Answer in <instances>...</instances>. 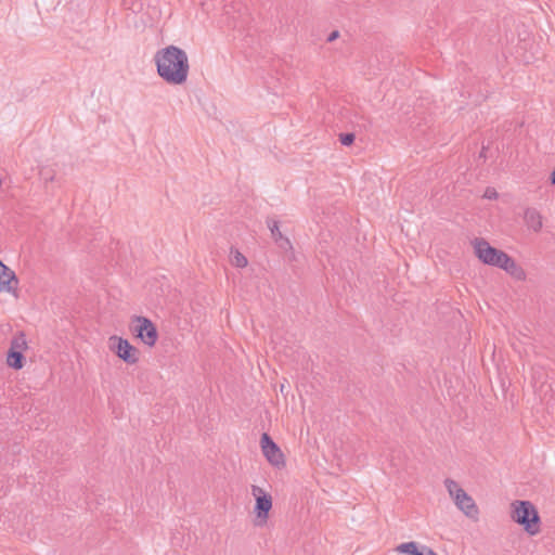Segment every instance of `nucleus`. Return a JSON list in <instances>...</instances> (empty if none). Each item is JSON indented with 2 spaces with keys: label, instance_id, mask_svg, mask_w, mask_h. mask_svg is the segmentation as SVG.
Masks as SVG:
<instances>
[{
  "label": "nucleus",
  "instance_id": "1",
  "mask_svg": "<svg viewBox=\"0 0 555 555\" xmlns=\"http://www.w3.org/2000/svg\"><path fill=\"white\" fill-rule=\"evenodd\" d=\"M154 63L157 75L170 86L186 83L190 76V60L186 51L178 46L168 44L156 51Z\"/></svg>",
  "mask_w": 555,
  "mask_h": 555
},
{
  "label": "nucleus",
  "instance_id": "16",
  "mask_svg": "<svg viewBox=\"0 0 555 555\" xmlns=\"http://www.w3.org/2000/svg\"><path fill=\"white\" fill-rule=\"evenodd\" d=\"M498 196H499V194L494 189H488L485 192V197L488 199H496Z\"/></svg>",
  "mask_w": 555,
  "mask_h": 555
},
{
  "label": "nucleus",
  "instance_id": "5",
  "mask_svg": "<svg viewBox=\"0 0 555 555\" xmlns=\"http://www.w3.org/2000/svg\"><path fill=\"white\" fill-rule=\"evenodd\" d=\"M443 485L455 507L466 518L477 521L480 516V511L474 498L453 479H446Z\"/></svg>",
  "mask_w": 555,
  "mask_h": 555
},
{
  "label": "nucleus",
  "instance_id": "11",
  "mask_svg": "<svg viewBox=\"0 0 555 555\" xmlns=\"http://www.w3.org/2000/svg\"><path fill=\"white\" fill-rule=\"evenodd\" d=\"M395 552L397 555H438L433 548L415 541L400 543Z\"/></svg>",
  "mask_w": 555,
  "mask_h": 555
},
{
  "label": "nucleus",
  "instance_id": "4",
  "mask_svg": "<svg viewBox=\"0 0 555 555\" xmlns=\"http://www.w3.org/2000/svg\"><path fill=\"white\" fill-rule=\"evenodd\" d=\"M250 493L254 499L251 521L256 528H264L269 525L273 509V495L271 491L259 485L250 486Z\"/></svg>",
  "mask_w": 555,
  "mask_h": 555
},
{
  "label": "nucleus",
  "instance_id": "2",
  "mask_svg": "<svg viewBox=\"0 0 555 555\" xmlns=\"http://www.w3.org/2000/svg\"><path fill=\"white\" fill-rule=\"evenodd\" d=\"M475 258L483 266L500 269L516 282H525L527 272L524 267L505 250L490 244L483 237L470 241Z\"/></svg>",
  "mask_w": 555,
  "mask_h": 555
},
{
  "label": "nucleus",
  "instance_id": "13",
  "mask_svg": "<svg viewBox=\"0 0 555 555\" xmlns=\"http://www.w3.org/2000/svg\"><path fill=\"white\" fill-rule=\"evenodd\" d=\"M268 228L270 230L271 236L273 241L279 244L283 248H291L292 244L287 236H285L281 229L280 223L276 220H270L268 221Z\"/></svg>",
  "mask_w": 555,
  "mask_h": 555
},
{
  "label": "nucleus",
  "instance_id": "14",
  "mask_svg": "<svg viewBox=\"0 0 555 555\" xmlns=\"http://www.w3.org/2000/svg\"><path fill=\"white\" fill-rule=\"evenodd\" d=\"M228 259L229 263L236 269H245L249 263L247 257L235 247L229 249Z\"/></svg>",
  "mask_w": 555,
  "mask_h": 555
},
{
  "label": "nucleus",
  "instance_id": "12",
  "mask_svg": "<svg viewBox=\"0 0 555 555\" xmlns=\"http://www.w3.org/2000/svg\"><path fill=\"white\" fill-rule=\"evenodd\" d=\"M524 222L526 228L533 233H539L543 229L544 220L542 214L532 207L525 209Z\"/></svg>",
  "mask_w": 555,
  "mask_h": 555
},
{
  "label": "nucleus",
  "instance_id": "8",
  "mask_svg": "<svg viewBox=\"0 0 555 555\" xmlns=\"http://www.w3.org/2000/svg\"><path fill=\"white\" fill-rule=\"evenodd\" d=\"M132 333L134 338L149 349L157 345L159 335L156 324L144 315L134 314L131 317Z\"/></svg>",
  "mask_w": 555,
  "mask_h": 555
},
{
  "label": "nucleus",
  "instance_id": "10",
  "mask_svg": "<svg viewBox=\"0 0 555 555\" xmlns=\"http://www.w3.org/2000/svg\"><path fill=\"white\" fill-rule=\"evenodd\" d=\"M259 443L261 453L269 465L275 469L286 467V456L284 452L267 433L261 435Z\"/></svg>",
  "mask_w": 555,
  "mask_h": 555
},
{
  "label": "nucleus",
  "instance_id": "15",
  "mask_svg": "<svg viewBox=\"0 0 555 555\" xmlns=\"http://www.w3.org/2000/svg\"><path fill=\"white\" fill-rule=\"evenodd\" d=\"M354 140V135L351 134V133H348V134H345L340 138V142L344 144V145H350Z\"/></svg>",
  "mask_w": 555,
  "mask_h": 555
},
{
  "label": "nucleus",
  "instance_id": "9",
  "mask_svg": "<svg viewBox=\"0 0 555 555\" xmlns=\"http://www.w3.org/2000/svg\"><path fill=\"white\" fill-rule=\"evenodd\" d=\"M0 295L18 300L21 297V280L14 268L0 259Z\"/></svg>",
  "mask_w": 555,
  "mask_h": 555
},
{
  "label": "nucleus",
  "instance_id": "3",
  "mask_svg": "<svg viewBox=\"0 0 555 555\" xmlns=\"http://www.w3.org/2000/svg\"><path fill=\"white\" fill-rule=\"evenodd\" d=\"M509 518L529 537H537L542 532V519L539 509L529 500L511 502Z\"/></svg>",
  "mask_w": 555,
  "mask_h": 555
},
{
  "label": "nucleus",
  "instance_id": "6",
  "mask_svg": "<svg viewBox=\"0 0 555 555\" xmlns=\"http://www.w3.org/2000/svg\"><path fill=\"white\" fill-rule=\"evenodd\" d=\"M107 349L120 362L134 366L141 361L140 349L122 335L113 334L107 337Z\"/></svg>",
  "mask_w": 555,
  "mask_h": 555
},
{
  "label": "nucleus",
  "instance_id": "17",
  "mask_svg": "<svg viewBox=\"0 0 555 555\" xmlns=\"http://www.w3.org/2000/svg\"><path fill=\"white\" fill-rule=\"evenodd\" d=\"M550 183L552 185H555V167L552 169V171L550 172Z\"/></svg>",
  "mask_w": 555,
  "mask_h": 555
},
{
  "label": "nucleus",
  "instance_id": "18",
  "mask_svg": "<svg viewBox=\"0 0 555 555\" xmlns=\"http://www.w3.org/2000/svg\"><path fill=\"white\" fill-rule=\"evenodd\" d=\"M337 35H338L337 33H333V34L331 35V37H330V40L335 39V38L337 37Z\"/></svg>",
  "mask_w": 555,
  "mask_h": 555
},
{
  "label": "nucleus",
  "instance_id": "7",
  "mask_svg": "<svg viewBox=\"0 0 555 555\" xmlns=\"http://www.w3.org/2000/svg\"><path fill=\"white\" fill-rule=\"evenodd\" d=\"M30 344L25 333H15L5 352V365L13 371H22L27 365V353Z\"/></svg>",
  "mask_w": 555,
  "mask_h": 555
}]
</instances>
